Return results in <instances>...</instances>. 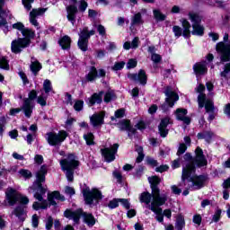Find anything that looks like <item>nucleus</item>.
I'll return each instance as SVG.
<instances>
[{
    "label": "nucleus",
    "mask_w": 230,
    "mask_h": 230,
    "mask_svg": "<svg viewBox=\"0 0 230 230\" xmlns=\"http://www.w3.org/2000/svg\"><path fill=\"white\" fill-rule=\"evenodd\" d=\"M181 26H182L183 30H190L191 23H190L187 19H185V18L181 19Z\"/></svg>",
    "instance_id": "obj_59"
},
{
    "label": "nucleus",
    "mask_w": 230,
    "mask_h": 230,
    "mask_svg": "<svg viewBox=\"0 0 230 230\" xmlns=\"http://www.w3.org/2000/svg\"><path fill=\"white\" fill-rule=\"evenodd\" d=\"M31 71L34 74V75H37V73L42 69V65L40 64L39 61L35 60V61H32L31 66Z\"/></svg>",
    "instance_id": "obj_35"
},
{
    "label": "nucleus",
    "mask_w": 230,
    "mask_h": 230,
    "mask_svg": "<svg viewBox=\"0 0 230 230\" xmlns=\"http://www.w3.org/2000/svg\"><path fill=\"white\" fill-rule=\"evenodd\" d=\"M22 35L23 39H26L27 40H31L35 39V31L25 27L23 31H22Z\"/></svg>",
    "instance_id": "obj_29"
},
{
    "label": "nucleus",
    "mask_w": 230,
    "mask_h": 230,
    "mask_svg": "<svg viewBox=\"0 0 230 230\" xmlns=\"http://www.w3.org/2000/svg\"><path fill=\"white\" fill-rule=\"evenodd\" d=\"M230 72V63L226 64L225 66V69L223 72H221V76H223L224 78H226V76H227V75Z\"/></svg>",
    "instance_id": "obj_64"
},
{
    "label": "nucleus",
    "mask_w": 230,
    "mask_h": 230,
    "mask_svg": "<svg viewBox=\"0 0 230 230\" xmlns=\"http://www.w3.org/2000/svg\"><path fill=\"white\" fill-rule=\"evenodd\" d=\"M184 226H186V222L184 221V217L182 215H179L176 218V224H175L176 230H182Z\"/></svg>",
    "instance_id": "obj_33"
},
{
    "label": "nucleus",
    "mask_w": 230,
    "mask_h": 230,
    "mask_svg": "<svg viewBox=\"0 0 230 230\" xmlns=\"http://www.w3.org/2000/svg\"><path fill=\"white\" fill-rule=\"evenodd\" d=\"M48 200L50 206H57V202L55 200H61V202H64V200H66V197L61 195L59 191L55 190L48 194Z\"/></svg>",
    "instance_id": "obj_21"
},
{
    "label": "nucleus",
    "mask_w": 230,
    "mask_h": 230,
    "mask_svg": "<svg viewBox=\"0 0 230 230\" xmlns=\"http://www.w3.org/2000/svg\"><path fill=\"white\" fill-rule=\"evenodd\" d=\"M137 66V60L136 59H129L128 64H127V68L128 69H134Z\"/></svg>",
    "instance_id": "obj_60"
},
{
    "label": "nucleus",
    "mask_w": 230,
    "mask_h": 230,
    "mask_svg": "<svg viewBox=\"0 0 230 230\" xmlns=\"http://www.w3.org/2000/svg\"><path fill=\"white\" fill-rule=\"evenodd\" d=\"M118 206H119V199H113L108 204V208H110V209H115Z\"/></svg>",
    "instance_id": "obj_48"
},
{
    "label": "nucleus",
    "mask_w": 230,
    "mask_h": 230,
    "mask_svg": "<svg viewBox=\"0 0 230 230\" xmlns=\"http://www.w3.org/2000/svg\"><path fill=\"white\" fill-rule=\"evenodd\" d=\"M140 202L146 204L148 206V208L150 209V202L152 203L154 200V195L150 194L149 192H142L139 196Z\"/></svg>",
    "instance_id": "obj_26"
},
{
    "label": "nucleus",
    "mask_w": 230,
    "mask_h": 230,
    "mask_svg": "<svg viewBox=\"0 0 230 230\" xmlns=\"http://www.w3.org/2000/svg\"><path fill=\"white\" fill-rule=\"evenodd\" d=\"M170 124H172V119L168 117L161 120V123L158 128H159L160 136L162 137H166V136H168V129L166 128V127H168V125Z\"/></svg>",
    "instance_id": "obj_22"
},
{
    "label": "nucleus",
    "mask_w": 230,
    "mask_h": 230,
    "mask_svg": "<svg viewBox=\"0 0 230 230\" xmlns=\"http://www.w3.org/2000/svg\"><path fill=\"white\" fill-rule=\"evenodd\" d=\"M60 165L63 172H66V177L69 182H73L75 175V168L78 166V162L75 155H68L66 159L60 161Z\"/></svg>",
    "instance_id": "obj_4"
},
{
    "label": "nucleus",
    "mask_w": 230,
    "mask_h": 230,
    "mask_svg": "<svg viewBox=\"0 0 230 230\" xmlns=\"http://www.w3.org/2000/svg\"><path fill=\"white\" fill-rule=\"evenodd\" d=\"M35 98H37V91L32 90L29 93V98L25 99L23 102L22 111H23L26 118H31V113L35 108V102H33Z\"/></svg>",
    "instance_id": "obj_9"
},
{
    "label": "nucleus",
    "mask_w": 230,
    "mask_h": 230,
    "mask_svg": "<svg viewBox=\"0 0 230 230\" xmlns=\"http://www.w3.org/2000/svg\"><path fill=\"white\" fill-rule=\"evenodd\" d=\"M31 224H32V227H34V228L39 227V216H37V214H34L32 216Z\"/></svg>",
    "instance_id": "obj_62"
},
{
    "label": "nucleus",
    "mask_w": 230,
    "mask_h": 230,
    "mask_svg": "<svg viewBox=\"0 0 230 230\" xmlns=\"http://www.w3.org/2000/svg\"><path fill=\"white\" fill-rule=\"evenodd\" d=\"M102 76H105V70H96V67L93 66L89 74L86 75V79L88 82H93V80H96V78H101Z\"/></svg>",
    "instance_id": "obj_18"
},
{
    "label": "nucleus",
    "mask_w": 230,
    "mask_h": 230,
    "mask_svg": "<svg viewBox=\"0 0 230 230\" xmlns=\"http://www.w3.org/2000/svg\"><path fill=\"white\" fill-rule=\"evenodd\" d=\"M20 193L13 188L9 187L5 190V200L9 206H15L17 199H19Z\"/></svg>",
    "instance_id": "obj_13"
},
{
    "label": "nucleus",
    "mask_w": 230,
    "mask_h": 230,
    "mask_svg": "<svg viewBox=\"0 0 230 230\" xmlns=\"http://www.w3.org/2000/svg\"><path fill=\"white\" fill-rule=\"evenodd\" d=\"M74 109L77 112H80L84 109V101H76L74 104Z\"/></svg>",
    "instance_id": "obj_55"
},
{
    "label": "nucleus",
    "mask_w": 230,
    "mask_h": 230,
    "mask_svg": "<svg viewBox=\"0 0 230 230\" xmlns=\"http://www.w3.org/2000/svg\"><path fill=\"white\" fill-rule=\"evenodd\" d=\"M136 151L138 154V156L137 157V163H141V161H143V159H145V155L143 154V147L137 146Z\"/></svg>",
    "instance_id": "obj_42"
},
{
    "label": "nucleus",
    "mask_w": 230,
    "mask_h": 230,
    "mask_svg": "<svg viewBox=\"0 0 230 230\" xmlns=\"http://www.w3.org/2000/svg\"><path fill=\"white\" fill-rule=\"evenodd\" d=\"M89 39H91L89 36V27H84L79 34V40H86L89 42Z\"/></svg>",
    "instance_id": "obj_34"
},
{
    "label": "nucleus",
    "mask_w": 230,
    "mask_h": 230,
    "mask_svg": "<svg viewBox=\"0 0 230 230\" xmlns=\"http://www.w3.org/2000/svg\"><path fill=\"white\" fill-rule=\"evenodd\" d=\"M194 73L198 76H202V75H206L208 73V67L206 66V63H196L193 66Z\"/></svg>",
    "instance_id": "obj_25"
},
{
    "label": "nucleus",
    "mask_w": 230,
    "mask_h": 230,
    "mask_svg": "<svg viewBox=\"0 0 230 230\" xmlns=\"http://www.w3.org/2000/svg\"><path fill=\"white\" fill-rule=\"evenodd\" d=\"M128 78L133 80V82H138L141 85H146V81L148 80L146 72L143 69H140L137 74H128Z\"/></svg>",
    "instance_id": "obj_14"
},
{
    "label": "nucleus",
    "mask_w": 230,
    "mask_h": 230,
    "mask_svg": "<svg viewBox=\"0 0 230 230\" xmlns=\"http://www.w3.org/2000/svg\"><path fill=\"white\" fill-rule=\"evenodd\" d=\"M153 15L157 22H163V21H166V15L164 14L159 9H154Z\"/></svg>",
    "instance_id": "obj_32"
},
{
    "label": "nucleus",
    "mask_w": 230,
    "mask_h": 230,
    "mask_svg": "<svg viewBox=\"0 0 230 230\" xmlns=\"http://www.w3.org/2000/svg\"><path fill=\"white\" fill-rule=\"evenodd\" d=\"M118 148H119V145L114 144L111 147H106L101 150L106 163H112V161L116 159V154L118 153Z\"/></svg>",
    "instance_id": "obj_11"
},
{
    "label": "nucleus",
    "mask_w": 230,
    "mask_h": 230,
    "mask_svg": "<svg viewBox=\"0 0 230 230\" xmlns=\"http://www.w3.org/2000/svg\"><path fill=\"white\" fill-rule=\"evenodd\" d=\"M17 202H20V204H22V206H26V205L30 204V199H28V197H26V196L19 194Z\"/></svg>",
    "instance_id": "obj_43"
},
{
    "label": "nucleus",
    "mask_w": 230,
    "mask_h": 230,
    "mask_svg": "<svg viewBox=\"0 0 230 230\" xmlns=\"http://www.w3.org/2000/svg\"><path fill=\"white\" fill-rule=\"evenodd\" d=\"M118 127L120 130H127L128 132H134L132 127L130 126V120H121Z\"/></svg>",
    "instance_id": "obj_31"
},
{
    "label": "nucleus",
    "mask_w": 230,
    "mask_h": 230,
    "mask_svg": "<svg viewBox=\"0 0 230 230\" xmlns=\"http://www.w3.org/2000/svg\"><path fill=\"white\" fill-rule=\"evenodd\" d=\"M116 98V95L114 94V92L109 91L104 95V102L105 103H109L111 100H114Z\"/></svg>",
    "instance_id": "obj_45"
},
{
    "label": "nucleus",
    "mask_w": 230,
    "mask_h": 230,
    "mask_svg": "<svg viewBox=\"0 0 230 230\" xmlns=\"http://www.w3.org/2000/svg\"><path fill=\"white\" fill-rule=\"evenodd\" d=\"M97 31L99 35H101V37H105V35H107V31L105 30V26L102 24H99L97 26Z\"/></svg>",
    "instance_id": "obj_58"
},
{
    "label": "nucleus",
    "mask_w": 230,
    "mask_h": 230,
    "mask_svg": "<svg viewBox=\"0 0 230 230\" xmlns=\"http://www.w3.org/2000/svg\"><path fill=\"white\" fill-rule=\"evenodd\" d=\"M125 116V110L119 109L115 111V116L111 117V121H114L116 119L123 118Z\"/></svg>",
    "instance_id": "obj_47"
},
{
    "label": "nucleus",
    "mask_w": 230,
    "mask_h": 230,
    "mask_svg": "<svg viewBox=\"0 0 230 230\" xmlns=\"http://www.w3.org/2000/svg\"><path fill=\"white\" fill-rule=\"evenodd\" d=\"M24 28H25L24 23L21 22H17L13 24V30H18L19 31H21V33H22Z\"/></svg>",
    "instance_id": "obj_52"
},
{
    "label": "nucleus",
    "mask_w": 230,
    "mask_h": 230,
    "mask_svg": "<svg viewBox=\"0 0 230 230\" xmlns=\"http://www.w3.org/2000/svg\"><path fill=\"white\" fill-rule=\"evenodd\" d=\"M19 173L24 179L31 178V172H30L29 170L22 169V170L19 171Z\"/></svg>",
    "instance_id": "obj_49"
},
{
    "label": "nucleus",
    "mask_w": 230,
    "mask_h": 230,
    "mask_svg": "<svg viewBox=\"0 0 230 230\" xmlns=\"http://www.w3.org/2000/svg\"><path fill=\"white\" fill-rule=\"evenodd\" d=\"M164 94L166 96L165 103H167L169 107H173V105H175V102L179 101V95L175 92L172 91L171 87L166 88Z\"/></svg>",
    "instance_id": "obj_15"
},
{
    "label": "nucleus",
    "mask_w": 230,
    "mask_h": 230,
    "mask_svg": "<svg viewBox=\"0 0 230 230\" xmlns=\"http://www.w3.org/2000/svg\"><path fill=\"white\" fill-rule=\"evenodd\" d=\"M77 46L81 51H87L89 48V41L84 40H78Z\"/></svg>",
    "instance_id": "obj_36"
},
{
    "label": "nucleus",
    "mask_w": 230,
    "mask_h": 230,
    "mask_svg": "<svg viewBox=\"0 0 230 230\" xmlns=\"http://www.w3.org/2000/svg\"><path fill=\"white\" fill-rule=\"evenodd\" d=\"M197 93H199L198 97L199 107L202 109L205 105L207 112H213L215 111V106H213V101L206 100V94L202 93L206 91V87L203 84H199L197 89Z\"/></svg>",
    "instance_id": "obj_6"
},
{
    "label": "nucleus",
    "mask_w": 230,
    "mask_h": 230,
    "mask_svg": "<svg viewBox=\"0 0 230 230\" xmlns=\"http://www.w3.org/2000/svg\"><path fill=\"white\" fill-rule=\"evenodd\" d=\"M48 173V167L46 165H42L40 169L36 172V181L33 185L30 188V190H33L34 191V199L36 200L32 205V208L35 211H39V209H48V201L44 200V195L48 191V186H43L42 183L46 182V174Z\"/></svg>",
    "instance_id": "obj_1"
},
{
    "label": "nucleus",
    "mask_w": 230,
    "mask_h": 230,
    "mask_svg": "<svg viewBox=\"0 0 230 230\" xmlns=\"http://www.w3.org/2000/svg\"><path fill=\"white\" fill-rule=\"evenodd\" d=\"M148 181L151 184L153 200H155V199H160V197H163V195H168L166 193L161 194L159 192V188H157V185L161 183V179L159 177L152 176L148 178Z\"/></svg>",
    "instance_id": "obj_12"
},
{
    "label": "nucleus",
    "mask_w": 230,
    "mask_h": 230,
    "mask_svg": "<svg viewBox=\"0 0 230 230\" xmlns=\"http://www.w3.org/2000/svg\"><path fill=\"white\" fill-rule=\"evenodd\" d=\"M189 19L191 21L192 25L200 24L202 22V16H199L198 13H189Z\"/></svg>",
    "instance_id": "obj_30"
},
{
    "label": "nucleus",
    "mask_w": 230,
    "mask_h": 230,
    "mask_svg": "<svg viewBox=\"0 0 230 230\" xmlns=\"http://www.w3.org/2000/svg\"><path fill=\"white\" fill-rule=\"evenodd\" d=\"M87 6H89V4L85 0H81L79 3V12L84 13L87 10Z\"/></svg>",
    "instance_id": "obj_54"
},
{
    "label": "nucleus",
    "mask_w": 230,
    "mask_h": 230,
    "mask_svg": "<svg viewBox=\"0 0 230 230\" xmlns=\"http://www.w3.org/2000/svg\"><path fill=\"white\" fill-rule=\"evenodd\" d=\"M84 139L86 145H94V135L93 133H86L84 135Z\"/></svg>",
    "instance_id": "obj_39"
},
{
    "label": "nucleus",
    "mask_w": 230,
    "mask_h": 230,
    "mask_svg": "<svg viewBox=\"0 0 230 230\" xmlns=\"http://www.w3.org/2000/svg\"><path fill=\"white\" fill-rule=\"evenodd\" d=\"M166 200H168V195H162V197L153 199L151 206H149V209L153 211L155 215H156L155 218L157 222L163 223L164 220V217L163 216V208H159V206H164V204H166Z\"/></svg>",
    "instance_id": "obj_5"
},
{
    "label": "nucleus",
    "mask_w": 230,
    "mask_h": 230,
    "mask_svg": "<svg viewBox=\"0 0 230 230\" xmlns=\"http://www.w3.org/2000/svg\"><path fill=\"white\" fill-rule=\"evenodd\" d=\"M43 91L48 94L49 93H53V86L51 85V81L49 79L45 80L43 83Z\"/></svg>",
    "instance_id": "obj_37"
},
{
    "label": "nucleus",
    "mask_w": 230,
    "mask_h": 230,
    "mask_svg": "<svg viewBox=\"0 0 230 230\" xmlns=\"http://www.w3.org/2000/svg\"><path fill=\"white\" fill-rule=\"evenodd\" d=\"M204 182H206V176L195 175V165L193 164H188L182 168L181 182L180 187L187 186L183 190V195H190V190H200L204 188Z\"/></svg>",
    "instance_id": "obj_2"
},
{
    "label": "nucleus",
    "mask_w": 230,
    "mask_h": 230,
    "mask_svg": "<svg viewBox=\"0 0 230 230\" xmlns=\"http://www.w3.org/2000/svg\"><path fill=\"white\" fill-rule=\"evenodd\" d=\"M172 31L176 37H182V28L178 25L172 27Z\"/></svg>",
    "instance_id": "obj_50"
},
{
    "label": "nucleus",
    "mask_w": 230,
    "mask_h": 230,
    "mask_svg": "<svg viewBox=\"0 0 230 230\" xmlns=\"http://www.w3.org/2000/svg\"><path fill=\"white\" fill-rule=\"evenodd\" d=\"M35 3V0H22V4H23L24 8L30 12L31 10V4Z\"/></svg>",
    "instance_id": "obj_51"
},
{
    "label": "nucleus",
    "mask_w": 230,
    "mask_h": 230,
    "mask_svg": "<svg viewBox=\"0 0 230 230\" xmlns=\"http://www.w3.org/2000/svg\"><path fill=\"white\" fill-rule=\"evenodd\" d=\"M30 22L31 24H32V26H35L36 28L39 27V22L37 21V16L33 12L30 13Z\"/></svg>",
    "instance_id": "obj_46"
},
{
    "label": "nucleus",
    "mask_w": 230,
    "mask_h": 230,
    "mask_svg": "<svg viewBox=\"0 0 230 230\" xmlns=\"http://www.w3.org/2000/svg\"><path fill=\"white\" fill-rule=\"evenodd\" d=\"M103 101V92L95 93L90 98H88V105L93 107L95 103H101Z\"/></svg>",
    "instance_id": "obj_24"
},
{
    "label": "nucleus",
    "mask_w": 230,
    "mask_h": 230,
    "mask_svg": "<svg viewBox=\"0 0 230 230\" xmlns=\"http://www.w3.org/2000/svg\"><path fill=\"white\" fill-rule=\"evenodd\" d=\"M195 154H196V158L194 160V163L198 166H206V164H208V160H206V157L204 156V153L202 152V149L200 147H197Z\"/></svg>",
    "instance_id": "obj_20"
},
{
    "label": "nucleus",
    "mask_w": 230,
    "mask_h": 230,
    "mask_svg": "<svg viewBox=\"0 0 230 230\" xmlns=\"http://www.w3.org/2000/svg\"><path fill=\"white\" fill-rule=\"evenodd\" d=\"M67 136V132L64 130H60L58 133L49 132L46 139L50 146H60L66 141Z\"/></svg>",
    "instance_id": "obj_7"
},
{
    "label": "nucleus",
    "mask_w": 230,
    "mask_h": 230,
    "mask_svg": "<svg viewBox=\"0 0 230 230\" xmlns=\"http://www.w3.org/2000/svg\"><path fill=\"white\" fill-rule=\"evenodd\" d=\"M47 100H48V96H44V94H41L38 96L37 103H39V105H40L41 107H46Z\"/></svg>",
    "instance_id": "obj_44"
},
{
    "label": "nucleus",
    "mask_w": 230,
    "mask_h": 230,
    "mask_svg": "<svg viewBox=\"0 0 230 230\" xmlns=\"http://www.w3.org/2000/svg\"><path fill=\"white\" fill-rule=\"evenodd\" d=\"M71 42H73L71 37L65 35L58 40V44L64 51H69L71 49Z\"/></svg>",
    "instance_id": "obj_23"
},
{
    "label": "nucleus",
    "mask_w": 230,
    "mask_h": 230,
    "mask_svg": "<svg viewBox=\"0 0 230 230\" xmlns=\"http://www.w3.org/2000/svg\"><path fill=\"white\" fill-rule=\"evenodd\" d=\"M1 26H4V33H8V31H10L8 29V21H6V18H2V20L0 21V28Z\"/></svg>",
    "instance_id": "obj_53"
},
{
    "label": "nucleus",
    "mask_w": 230,
    "mask_h": 230,
    "mask_svg": "<svg viewBox=\"0 0 230 230\" xmlns=\"http://www.w3.org/2000/svg\"><path fill=\"white\" fill-rule=\"evenodd\" d=\"M66 19L71 22V24H75L76 22V14L78 13V7L75 4H70L66 6Z\"/></svg>",
    "instance_id": "obj_16"
},
{
    "label": "nucleus",
    "mask_w": 230,
    "mask_h": 230,
    "mask_svg": "<svg viewBox=\"0 0 230 230\" xmlns=\"http://www.w3.org/2000/svg\"><path fill=\"white\" fill-rule=\"evenodd\" d=\"M81 216L83 217L84 224H86L88 227H93V226L96 224V218H94V216H93V214L90 213H84V210H82V208H79L75 211L66 209L64 212V217L66 218H69V220H74L75 224H78V222H80Z\"/></svg>",
    "instance_id": "obj_3"
},
{
    "label": "nucleus",
    "mask_w": 230,
    "mask_h": 230,
    "mask_svg": "<svg viewBox=\"0 0 230 230\" xmlns=\"http://www.w3.org/2000/svg\"><path fill=\"white\" fill-rule=\"evenodd\" d=\"M186 114H188V110L186 109L179 108L175 111L176 119L183 121L185 125H190V123H191V119H190V118L187 117Z\"/></svg>",
    "instance_id": "obj_19"
},
{
    "label": "nucleus",
    "mask_w": 230,
    "mask_h": 230,
    "mask_svg": "<svg viewBox=\"0 0 230 230\" xmlns=\"http://www.w3.org/2000/svg\"><path fill=\"white\" fill-rule=\"evenodd\" d=\"M205 28L199 24L192 25L191 35H197L198 37H204Z\"/></svg>",
    "instance_id": "obj_28"
},
{
    "label": "nucleus",
    "mask_w": 230,
    "mask_h": 230,
    "mask_svg": "<svg viewBox=\"0 0 230 230\" xmlns=\"http://www.w3.org/2000/svg\"><path fill=\"white\" fill-rule=\"evenodd\" d=\"M211 137H213V133L211 132H204V133H199L198 138L199 139H206V141L210 142Z\"/></svg>",
    "instance_id": "obj_38"
},
{
    "label": "nucleus",
    "mask_w": 230,
    "mask_h": 230,
    "mask_svg": "<svg viewBox=\"0 0 230 230\" xmlns=\"http://www.w3.org/2000/svg\"><path fill=\"white\" fill-rule=\"evenodd\" d=\"M147 51L150 53L151 58H161V55L155 53V51H157L155 46H149Z\"/></svg>",
    "instance_id": "obj_40"
},
{
    "label": "nucleus",
    "mask_w": 230,
    "mask_h": 230,
    "mask_svg": "<svg viewBox=\"0 0 230 230\" xmlns=\"http://www.w3.org/2000/svg\"><path fill=\"white\" fill-rule=\"evenodd\" d=\"M65 193H66V195H69V197H73V195H75V188L66 186L65 188Z\"/></svg>",
    "instance_id": "obj_63"
},
{
    "label": "nucleus",
    "mask_w": 230,
    "mask_h": 230,
    "mask_svg": "<svg viewBox=\"0 0 230 230\" xmlns=\"http://www.w3.org/2000/svg\"><path fill=\"white\" fill-rule=\"evenodd\" d=\"M31 44V40H29L26 38H18L17 40H13L11 43L12 52L17 55L18 53H21L22 49L30 48Z\"/></svg>",
    "instance_id": "obj_10"
},
{
    "label": "nucleus",
    "mask_w": 230,
    "mask_h": 230,
    "mask_svg": "<svg viewBox=\"0 0 230 230\" xmlns=\"http://www.w3.org/2000/svg\"><path fill=\"white\" fill-rule=\"evenodd\" d=\"M131 24H143V17L141 16V13H137L134 15Z\"/></svg>",
    "instance_id": "obj_41"
},
{
    "label": "nucleus",
    "mask_w": 230,
    "mask_h": 230,
    "mask_svg": "<svg viewBox=\"0 0 230 230\" xmlns=\"http://www.w3.org/2000/svg\"><path fill=\"white\" fill-rule=\"evenodd\" d=\"M83 195L85 201V204L91 206L93 204L94 200H102L103 199V195H102V191L98 189H89L85 188L83 190Z\"/></svg>",
    "instance_id": "obj_8"
},
{
    "label": "nucleus",
    "mask_w": 230,
    "mask_h": 230,
    "mask_svg": "<svg viewBox=\"0 0 230 230\" xmlns=\"http://www.w3.org/2000/svg\"><path fill=\"white\" fill-rule=\"evenodd\" d=\"M0 69H10V65H8V61L4 58H0Z\"/></svg>",
    "instance_id": "obj_56"
},
{
    "label": "nucleus",
    "mask_w": 230,
    "mask_h": 230,
    "mask_svg": "<svg viewBox=\"0 0 230 230\" xmlns=\"http://www.w3.org/2000/svg\"><path fill=\"white\" fill-rule=\"evenodd\" d=\"M123 67H125V62L121 61V62L115 63V65L112 66V70L113 71H121V69H123Z\"/></svg>",
    "instance_id": "obj_57"
},
{
    "label": "nucleus",
    "mask_w": 230,
    "mask_h": 230,
    "mask_svg": "<svg viewBox=\"0 0 230 230\" xmlns=\"http://www.w3.org/2000/svg\"><path fill=\"white\" fill-rule=\"evenodd\" d=\"M14 215L21 220L22 222H24L26 220L28 215L26 212V209L22 207H18L14 210Z\"/></svg>",
    "instance_id": "obj_27"
},
{
    "label": "nucleus",
    "mask_w": 230,
    "mask_h": 230,
    "mask_svg": "<svg viewBox=\"0 0 230 230\" xmlns=\"http://www.w3.org/2000/svg\"><path fill=\"white\" fill-rule=\"evenodd\" d=\"M31 12H33L34 15L38 17V15H43V13H46V8L32 9Z\"/></svg>",
    "instance_id": "obj_61"
},
{
    "label": "nucleus",
    "mask_w": 230,
    "mask_h": 230,
    "mask_svg": "<svg viewBox=\"0 0 230 230\" xmlns=\"http://www.w3.org/2000/svg\"><path fill=\"white\" fill-rule=\"evenodd\" d=\"M105 111H101L99 113H94L90 117V123L93 127H102L104 123Z\"/></svg>",
    "instance_id": "obj_17"
}]
</instances>
